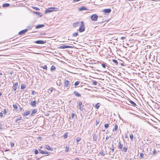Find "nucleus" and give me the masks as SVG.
<instances>
[{"label": "nucleus", "mask_w": 160, "mask_h": 160, "mask_svg": "<svg viewBox=\"0 0 160 160\" xmlns=\"http://www.w3.org/2000/svg\"><path fill=\"white\" fill-rule=\"evenodd\" d=\"M81 24L79 28L78 31L80 32H82L85 31V27L84 26V22L81 21Z\"/></svg>", "instance_id": "nucleus-1"}, {"label": "nucleus", "mask_w": 160, "mask_h": 160, "mask_svg": "<svg viewBox=\"0 0 160 160\" xmlns=\"http://www.w3.org/2000/svg\"><path fill=\"white\" fill-rule=\"evenodd\" d=\"M57 9V8H48V9H46V10L45 11V12L46 13H47L52 12L53 11H56L57 10H56Z\"/></svg>", "instance_id": "nucleus-2"}, {"label": "nucleus", "mask_w": 160, "mask_h": 160, "mask_svg": "<svg viewBox=\"0 0 160 160\" xmlns=\"http://www.w3.org/2000/svg\"><path fill=\"white\" fill-rule=\"evenodd\" d=\"M98 18V16L96 14H93L91 17V18L92 20L94 21H97Z\"/></svg>", "instance_id": "nucleus-3"}, {"label": "nucleus", "mask_w": 160, "mask_h": 160, "mask_svg": "<svg viewBox=\"0 0 160 160\" xmlns=\"http://www.w3.org/2000/svg\"><path fill=\"white\" fill-rule=\"evenodd\" d=\"M72 47L68 45H62L59 46L58 48L60 49H65L67 48H72Z\"/></svg>", "instance_id": "nucleus-4"}, {"label": "nucleus", "mask_w": 160, "mask_h": 160, "mask_svg": "<svg viewBox=\"0 0 160 160\" xmlns=\"http://www.w3.org/2000/svg\"><path fill=\"white\" fill-rule=\"evenodd\" d=\"M64 87L68 88H69V82L68 81L65 80L64 82Z\"/></svg>", "instance_id": "nucleus-5"}, {"label": "nucleus", "mask_w": 160, "mask_h": 160, "mask_svg": "<svg viewBox=\"0 0 160 160\" xmlns=\"http://www.w3.org/2000/svg\"><path fill=\"white\" fill-rule=\"evenodd\" d=\"M111 11V10L110 8H108L103 9V12L107 14H109Z\"/></svg>", "instance_id": "nucleus-6"}, {"label": "nucleus", "mask_w": 160, "mask_h": 160, "mask_svg": "<svg viewBox=\"0 0 160 160\" xmlns=\"http://www.w3.org/2000/svg\"><path fill=\"white\" fill-rule=\"evenodd\" d=\"M46 41L41 40H38L36 41L35 42L37 44H43L46 43Z\"/></svg>", "instance_id": "nucleus-7"}, {"label": "nucleus", "mask_w": 160, "mask_h": 160, "mask_svg": "<svg viewBox=\"0 0 160 160\" xmlns=\"http://www.w3.org/2000/svg\"><path fill=\"white\" fill-rule=\"evenodd\" d=\"M78 106L79 107V109L81 111H82L83 109V107H82V102H79L78 101Z\"/></svg>", "instance_id": "nucleus-8"}, {"label": "nucleus", "mask_w": 160, "mask_h": 160, "mask_svg": "<svg viewBox=\"0 0 160 160\" xmlns=\"http://www.w3.org/2000/svg\"><path fill=\"white\" fill-rule=\"evenodd\" d=\"M81 23V22H80ZM80 25V22H76L73 23L72 24V26L74 28H75L77 27L78 26Z\"/></svg>", "instance_id": "nucleus-9"}, {"label": "nucleus", "mask_w": 160, "mask_h": 160, "mask_svg": "<svg viewBox=\"0 0 160 160\" xmlns=\"http://www.w3.org/2000/svg\"><path fill=\"white\" fill-rule=\"evenodd\" d=\"M28 31V29H25L21 31H20L19 33L18 34L20 35H22L23 34H25L26 32H27Z\"/></svg>", "instance_id": "nucleus-10"}, {"label": "nucleus", "mask_w": 160, "mask_h": 160, "mask_svg": "<svg viewBox=\"0 0 160 160\" xmlns=\"http://www.w3.org/2000/svg\"><path fill=\"white\" fill-rule=\"evenodd\" d=\"M18 85V83L17 82H16L14 83L13 87V88L14 91L16 90Z\"/></svg>", "instance_id": "nucleus-11"}, {"label": "nucleus", "mask_w": 160, "mask_h": 160, "mask_svg": "<svg viewBox=\"0 0 160 160\" xmlns=\"http://www.w3.org/2000/svg\"><path fill=\"white\" fill-rule=\"evenodd\" d=\"M44 26V24H39L35 26V28L36 29H38L42 28Z\"/></svg>", "instance_id": "nucleus-12"}, {"label": "nucleus", "mask_w": 160, "mask_h": 160, "mask_svg": "<svg viewBox=\"0 0 160 160\" xmlns=\"http://www.w3.org/2000/svg\"><path fill=\"white\" fill-rule=\"evenodd\" d=\"M73 93L75 94V95L78 97H81V94L79 93L78 92L76 91H74L73 92Z\"/></svg>", "instance_id": "nucleus-13"}, {"label": "nucleus", "mask_w": 160, "mask_h": 160, "mask_svg": "<svg viewBox=\"0 0 160 160\" xmlns=\"http://www.w3.org/2000/svg\"><path fill=\"white\" fill-rule=\"evenodd\" d=\"M30 105L32 107H35L36 105V102L35 100L33 101H32L31 102Z\"/></svg>", "instance_id": "nucleus-14"}, {"label": "nucleus", "mask_w": 160, "mask_h": 160, "mask_svg": "<svg viewBox=\"0 0 160 160\" xmlns=\"http://www.w3.org/2000/svg\"><path fill=\"white\" fill-rule=\"evenodd\" d=\"M88 9L84 6H82L81 7L79 8V10L80 11H82L83 10H87Z\"/></svg>", "instance_id": "nucleus-15"}, {"label": "nucleus", "mask_w": 160, "mask_h": 160, "mask_svg": "<svg viewBox=\"0 0 160 160\" xmlns=\"http://www.w3.org/2000/svg\"><path fill=\"white\" fill-rule=\"evenodd\" d=\"M37 109H34L32 110L31 113L30 114L31 116H33L37 112Z\"/></svg>", "instance_id": "nucleus-16"}, {"label": "nucleus", "mask_w": 160, "mask_h": 160, "mask_svg": "<svg viewBox=\"0 0 160 160\" xmlns=\"http://www.w3.org/2000/svg\"><path fill=\"white\" fill-rule=\"evenodd\" d=\"M112 150V152H110L112 153V155H113L115 153L114 152V148L113 146V144L112 146V147L110 148Z\"/></svg>", "instance_id": "nucleus-17"}, {"label": "nucleus", "mask_w": 160, "mask_h": 160, "mask_svg": "<svg viewBox=\"0 0 160 160\" xmlns=\"http://www.w3.org/2000/svg\"><path fill=\"white\" fill-rule=\"evenodd\" d=\"M31 112L30 111H28L27 112H25L22 115L24 116H25L28 115Z\"/></svg>", "instance_id": "nucleus-18"}, {"label": "nucleus", "mask_w": 160, "mask_h": 160, "mask_svg": "<svg viewBox=\"0 0 160 160\" xmlns=\"http://www.w3.org/2000/svg\"><path fill=\"white\" fill-rule=\"evenodd\" d=\"M34 12L38 16H39L40 17H41L42 16V13L38 12Z\"/></svg>", "instance_id": "nucleus-19"}, {"label": "nucleus", "mask_w": 160, "mask_h": 160, "mask_svg": "<svg viewBox=\"0 0 160 160\" xmlns=\"http://www.w3.org/2000/svg\"><path fill=\"white\" fill-rule=\"evenodd\" d=\"M45 148L48 150H49L50 151H52L53 149L52 148L49 146L48 145H46L45 147Z\"/></svg>", "instance_id": "nucleus-20"}, {"label": "nucleus", "mask_w": 160, "mask_h": 160, "mask_svg": "<svg viewBox=\"0 0 160 160\" xmlns=\"http://www.w3.org/2000/svg\"><path fill=\"white\" fill-rule=\"evenodd\" d=\"M129 102L130 103L132 104V105L133 106L135 107L136 106V104L133 101H132L131 100H130L129 101Z\"/></svg>", "instance_id": "nucleus-21"}, {"label": "nucleus", "mask_w": 160, "mask_h": 160, "mask_svg": "<svg viewBox=\"0 0 160 160\" xmlns=\"http://www.w3.org/2000/svg\"><path fill=\"white\" fill-rule=\"evenodd\" d=\"M100 106V104L99 103H98L95 105V107L96 108V109H98L99 108Z\"/></svg>", "instance_id": "nucleus-22"}, {"label": "nucleus", "mask_w": 160, "mask_h": 160, "mask_svg": "<svg viewBox=\"0 0 160 160\" xmlns=\"http://www.w3.org/2000/svg\"><path fill=\"white\" fill-rule=\"evenodd\" d=\"M10 6V4L8 3H4L2 5L3 7H7Z\"/></svg>", "instance_id": "nucleus-23"}, {"label": "nucleus", "mask_w": 160, "mask_h": 160, "mask_svg": "<svg viewBox=\"0 0 160 160\" xmlns=\"http://www.w3.org/2000/svg\"><path fill=\"white\" fill-rule=\"evenodd\" d=\"M26 85L25 84H23L21 85V89H24L26 88Z\"/></svg>", "instance_id": "nucleus-24"}, {"label": "nucleus", "mask_w": 160, "mask_h": 160, "mask_svg": "<svg viewBox=\"0 0 160 160\" xmlns=\"http://www.w3.org/2000/svg\"><path fill=\"white\" fill-rule=\"evenodd\" d=\"M118 125H117V124H116L115 125L114 128V129H113V131H117L118 129Z\"/></svg>", "instance_id": "nucleus-25"}, {"label": "nucleus", "mask_w": 160, "mask_h": 160, "mask_svg": "<svg viewBox=\"0 0 160 160\" xmlns=\"http://www.w3.org/2000/svg\"><path fill=\"white\" fill-rule=\"evenodd\" d=\"M68 132H66L64 133V134L63 136L64 139H65L68 138Z\"/></svg>", "instance_id": "nucleus-26"}, {"label": "nucleus", "mask_w": 160, "mask_h": 160, "mask_svg": "<svg viewBox=\"0 0 160 160\" xmlns=\"http://www.w3.org/2000/svg\"><path fill=\"white\" fill-rule=\"evenodd\" d=\"M93 139L94 140L96 141H97V136L96 135V134H94L93 135Z\"/></svg>", "instance_id": "nucleus-27"}, {"label": "nucleus", "mask_w": 160, "mask_h": 160, "mask_svg": "<svg viewBox=\"0 0 160 160\" xmlns=\"http://www.w3.org/2000/svg\"><path fill=\"white\" fill-rule=\"evenodd\" d=\"M69 146H67L66 147V149L65 150V152H68L69 150Z\"/></svg>", "instance_id": "nucleus-28"}, {"label": "nucleus", "mask_w": 160, "mask_h": 160, "mask_svg": "<svg viewBox=\"0 0 160 160\" xmlns=\"http://www.w3.org/2000/svg\"><path fill=\"white\" fill-rule=\"evenodd\" d=\"M55 67L54 66L52 65L51 68L50 70L51 71H53L55 70Z\"/></svg>", "instance_id": "nucleus-29"}, {"label": "nucleus", "mask_w": 160, "mask_h": 160, "mask_svg": "<svg viewBox=\"0 0 160 160\" xmlns=\"http://www.w3.org/2000/svg\"><path fill=\"white\" fill-rule=\"evenodd\" d=\"M119 148L120 149H121L123 147V144H122L120 143H119Z\"/></svg>", "instance_id": "nucleus-30"}, {"label": "nucleus", "mask_w": 160, "mask_h": 160, "mask_svg": "<svg viewBox=\"0 0 160 160\" xmlns=\"http://www.w3.org/2000/svg\"><path fill=\"white\" fill-rule=\"evenodd\" d=\"M80 83V82L79 81H78L75 83L74 85L76 86H77Z\"/></svg>", "instance_id": "nucleus-31"}, {"label": "nucleus", "mask_w": 160, "mask_h": 160, "mask_svg": "<svg viewBox=\"0 0 160 160\" xmlns=\"http://www.w3.org/2000/svg\"><path fill=\"white\" fill-rule=\"evenodd\" d=\"M112 61L114 63H115L116 64V65H117L118 64V62L116 60L113 59L112 60Z\"/></svg>", "instance_id": "nucleus-32"}, {"label": "nucleus", "mask_w": 160, "mask_h": 160, "mask_svg": "<svg viewBox=\"0 0 160 160\" xmlns=\"http://www.w3.org/2000/svg\"><path fill=\"white\" fill-rule=\"evenodd\" d=\"M81 139V138L79 137L77 138L76 139V142L77 143H78V142L80 141Z\"/></svg>", "instance_id": "nucleus-33"}, {"label": "nucleus", "mask_w": 160, "mask_h": 160, "mask_svg": "<svg viewBox=\"0 0 160 160\" xmlns=\"http://www.w3.org/2000/svg\"><path fill=\"white\" fill-rule=\"evenodd\" d=\"M42 68L43 69L46 70H47V66L46 65H44L42 66Z\"/></svg>", "instance_id": "nucleus-34"}, {"label": "nucleus", "mask_w": 160, "mask_h": 160, "mask_svg": "<svg viewBox=\"0 0 160 160\" xmlns=\"http://www.w3.org/2000/svg\"><path fill=\"white\" fill-rule=\"evenodd\" d=\"M78 35V32H76L75 33H74L73 34L72 36L73 37H76Z\"/></svg>", "instance_id": "nucleus-35"}, {"label": "nucleus", "mask_w": 160, "mask_h": 160, "mask_svg": "<svg viewBox=\"0 0 160 160\" xmlns=\"http://www.w3.org/2000/svg\"><path fill=\"white\" fill-rule=\"evenodd\" d=\"M127 150H128V148L124 147L123 149V151L125 152H127Z\"/></svg>", "instance_id": "nucleus-36"}, {"label": "nucleus", "mask_w": 160, "mask_h": 160, "mask_svg": "<svg viewBox=\"0 0 160 160\" xmlns=\"http://www.w3.org/2000/svg\"><path fill=\"white\" fill-rule=\"evenodd\" d=\"M130 138L132 141L133 140V136L132 134H131L130 135Z\"/></svg>", "instance_id": "nucleus-37"}, {"label": "nucleus", "mask_w": 160, "mask_h": 160, "mask_svg": "<svg viewBox=\"0 0 160 160\" xmlns=\"http://www.w3.org/2000/svg\"><path fill=\"white\" fill-rule=\"evenodd\" d=\"M98 83L99 84V83L98 82H97L95 81H94L92 82V84L93 85H97Z\"/></svg>", "instance_id": "nucleus-38"}, {"label": "nucleus", "mask_w": 160, "mask_h": 160, "mask_svg": "<svg viewBox=\"0 0 160 160\" xmlns=\"http://www.w3.org/2000/svg\"><path fill=\"white\" fill-rule=\"evenodd\" d=\"M106 63H103L102 64V66L104 68H105L106 67Z\"/></svg>", "instance_id": "nucleus-39"}, {"label": "nucleus", "mask_w": 160, "mask_h": 160, "mask_svg": "<svg viewBox=\"0 0 160 160\" xmlns=\"http://www.w3.org/2000/svg\"><path fill=\"white\" fill-rule=\"evenodd\" d=\"M32 8H33L37 10H40L39 8H38L36 7H34V6L32 7Z\"/></svg>", "instance_id": "nucleus-40"}, {"label": "nucleus", "mask_w": 160, "mask_h": 160, "mask_svg": "<svg viewBox=\"0 0 160 160\" xmlns=\"http://www.w3.org/2000/svg\"><path fill=\"white\" fill-rule=\"evenodd\" d=\"M109 125L108 123H106L104 125V127L105 128H107L108 127Z\"/></svg>", "instance_id": "nucleus-41"}, {"label": "nucleus", "mask_w": 160, "mask_h": 160, "mask_svg": "<svg viewBox=\"0 0 160 160\" xmlns=\"http://www.w3.org/2000/svg\"><path fill=\"white\" fill-rule=\"evenodd\" d=\"M54 89V88H53L52 87V88H50L48 89V91H50L51 92H52V91H53Z\"/></svg>", "instance_id": "nucleus-42"}, {"label": "nucleus", "mask_w": 160, "mask_h": 160, "mask_svg": "<svg viewBox=\"0 0 160 160\" xmlns=\"http://www.w3.org/2000/svg\"><path fill=\"white\" fill-rule=\"evenodd\" d=\"M3 112L4 114H6L7 113V110L5 108L3 110Z\"/></svg>", "instance_id": "nucleus-43"}, {"label": "nucleus", "mask_w": 160, "mask_h": 160, "mask_svg": "<svg viewBox=\"0 0 160 160\" xmlns=\"http://www.w3.org/2000/svg\"><path fill=\"white\" fill-rule=\"evenodd\" d=\"M75 116V114L74 113H71V117L73 118Z\"/></svg>", "instance_id": "nucleus-44"}, {"label": "nucleus", "mask_w": 160, "mask_h": 160, "mask_svg": "<svg viewBox=\"0 0 160 160\" xmlns=\"http://www.w3.org/2000/svg\"><path fill=\"white\" fill-rule=\"evenodd\" d=\"M49 153H48V152H47L46 151H43V152H42V154H48Z\"/></svg>", "instance_id": "nucleus-45"}, {"label": "nucleus", "mask_w": 160, "mask_h": 160, "mask_svg": "<svg viewBox=\"0 0 160 160\" xmlns=\"http://www.w3.org/2000/svg\"><path fill=\"white\" fill-rule=\"evenodd\" d=\"M13 108L15 109H17L18 108V106L16 104H13Z\"/></svg>", "instance_id": "nucleus-46"}, {"label": "nucleus", "mask_w": 160, "mask_h": 160, "mask_svg": "<svg viewBox=\"0 0 160 160\" xmlns=\"http://www.w3.org/2000/svg\"><path fill=\"white\" fill-rule=\"evenodd\" d=\"M99 120H96V125H97L99 123Z\"/></svg>", "instance_id": "nucleus-47"}, {"label": "nucleus", "mask_w": 160, "mask_h": 160, "mask_svg": "<svg viewBox=\"0 0 160 160\" xmlns=\"http://www.w3.org/2000/svg\"><path fill=\"white\" fill-rule=\"evenodd\" d=\"M38 150H37V149H35V152H34L35 154H37L38 153Z\"/></svg>", "instance_id": "nucleus-48"}, {"label": "nucleus", "mask_w": 160, "mask_h": 160, "mask_svg": "<svg viewBox=\"0 0 160 160\" xmlns=\"http://www.w3.org/2000/svg\"><path fill=\"white\" fill-rule=\"evenodd\" d=\"M21 119V117H19V118H17L16 120V122H17L18 121H19V120H20Z\"/></svg>", "instance_id": "nucleus-49"}, {"label": "nucleus", "mask_w": 160, "mask_h": 160, "mask_svg": "<svg viewBox=\"0 0 160 160\" xmlns=\"http://www.w3.org/2000/svg\"><path fill=\"white\" fill-rule=\"evenodd\" d=\"M144 155V154L143 153H140V156L141 158H143Z\"/></svg>", "instance_id": "nucleus-50"}, {"label": "nucleus", "mask_w": 160, "mask_h": 160, "mask_svg": "<svg viewBox=\"0 0 160 160\" xmlns=\"http://www.w3.org/2000/svg\"><path fill=\"white\" fill-rule=\"evenodd\" d=\"M100 154H101L103 156L104 155V154L103 153V152L102 151H101L99 152Z\"/></svg>", "instance_id": "nucleus-51"}, {"label": "nucleus", "mask_w": 160, "mask_h": 160, "mask_svg": "<svg viewBox=\"0 0 160 160\" xmlns=\"http://www.w3.org/2000/svg\"><path fill=\"white\" fill-rule=\"evenodd\" d=\"M11 146L12 147H13L14 146V143H11Z\"/></svg>", "instance_id": "nucleus-52"}, {"label": "nucleus", "mask_w": 160, "mask_h": 160, "mask_svg": "<svg viewBox=\"0 0 160 160\" xmlns=\"http://www.w3.org/2000/svg\"><path fill=\"white\" fill-rule=\"evenodd\" d=\"M152 153L153 154H156V151H155V150H154L153 151H152Z\"/></svg>", "instance_id": "nucleus-53"}, {"label": "nucleus", "mask_w": 160, "mask_h": 160, "mask_svg": "<svg viewBox=\"0 0 160 160\" xmlns=\"http://www.w3.org/2000/svg\"><path fill=\"white\" fill-rule=\"evenodd\" d=\"M3 115V113L2 112H0V116L1 118L2 117Z\"/></svg>", "instance_id": "nucleus-54"}, {"label": "nucleus", "mask_w": 160, "mask_h": 160, "mask_svg": "<svg viewBox=\"0 0 160 160\" xmlns=\"http://www.w3.org/2000/svg\"><path fill=\"white\" fill-rule=\"evenodd\" d=\"M80 0H73V2H78Z\"/></svg>", "instance_id": "nucleus-55"}, {"label": "nucleus", "mask_w": 160, "mask_h": 160, "mask_svg": "<svg viewBox=\"0 0 160 160\" xmlns=\"http://www.w3.org/2000/svg\"><path fill=\"white\" fill-rule=\"evenodd\" d=\"M157 89L158 91L160 90V86H158L157 87Z\"/></svg>", "instance_id": "nucleus-56"}, {"label": "nucleus", "mask_w": 160, "mask_h": 160, "mask_svg": "<svg viewBox=\"0 0 160 160\" xmlns=\"http://www.w3.org/2000/svg\"><path fill=\"white\" fill-rule=\"evenodd\" d=\"M122 40H124L125 39V37H122L121 38Z\"/></svg>", "instance_id": "nucleus-57"}, {"label": "nucleus", "mask_w": 160, "mask_h": 160, "mask_svg": "<svg viewBox=\"0 0 160 160\" xmlns=\"http://www.w3.org/2000/svg\"><path fill=\"white\" fill-rule=\"evenodd\" d=\"M39 152H40V153H41V154H42V152H43V151H42L41 149H39Z\"/></svg>", "instance_id": "nucleus-58"}, {"label": "nucleus", "mask_w": 160, "mask_h": 160, "mask_svg": "<svg viewBox=\"0 0 160 160\" xmlns=\"http://www.w3.org/2000/svg\"><path fill=\"white\" fill-rule=\"evenodd\" d=\"M35 93V92L34 91H32V95H34Z\"/></svg>", "instance_id": "nucleus-59"}, {"label": "nucleus", "mask_w": 160, "mask_h": 160, "mask_svg": "<svg viewBox=\"0 0 160 160\" xmlns=\"http://www.w3.org/2000/svg\"><path fill=\"white\" fill-rule=\"evenodd\" d=\"M109 138V137L108 136H107L106 138V140H108Z\"/></svg>", "instance_id": "nucleus-60"}, {"label": "nucleus", "mask_w": 160, "mask_h": 160, "mask_svg": "<svg viewBox=\"0 0 160 160\" xmlns=\"http://www.w3.org/2000/svg\"><path fill=\"white\" fill-rule=\"evenodd\" d=\"M79 159L78 158H77L75 159V160H79Z\"/></svg>", "instance_id": "nucleus-61"}, {"label": "nucleus", "mask_w": 160, "mask_h": 160, "mask_svg": "<svg viewBox=\"0 0 160 160\" xmlns=\"http://www.w3.org/2000/svg\"><path fill=\"white\" fill-rule=\"evenodd\" d=\"M2 72H0V75H2Z\"/></svg>", "instance_id": "nucleus-62"}, {"label": "nucleus", "mask_w": 160, "mask_h": 160, "mask_svg": "<svg viewBox=\"0 0 160 160\" xmlns=\"http://www.w3.org/2000/svg\"><path fill=\"white\" fill-rule=\"evenodd\" d=\"M2 95V93L0 92V96H1Z\"/></svg>", "instance_id": "nucleus-63"}, {"label": "nucleus", "mask_w": 160, "mask_h": 160, "mask_svg": "<svg viewBox=\"0 0 160 160\" xmlns=\"http://www.w3.org/2000/svg\"><path fill=\"white\" fill-rule=\"evenodd\" d=\"M38 138H41V137H38Z\"/></svg>", "instance_id": "nucleus-64"}]
</instances>
